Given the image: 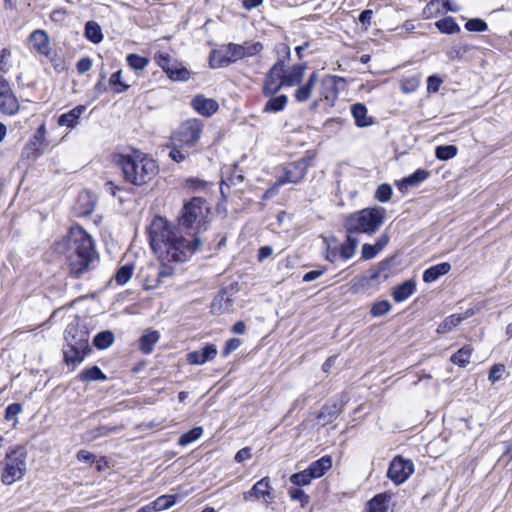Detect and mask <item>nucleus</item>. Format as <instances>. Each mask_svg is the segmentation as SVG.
Segmentation results:
<instances>
[{"label":"nucleus","instance_id":"f257e3e1","mask_svg":"<svg viewBox=\"0 0 512 512\" xmlns=\"http://www.w3.org/2000/svg\"><path fill=\"white\" fill-rule=\"evenodd\" d=\"M150 246L160 262L182 263L196 253L202 237H185L162 217H155L148 227Z\"/></svg>","mask_w":512,"mask_h":512},{"label":"nucleus","instance_id":"f03ea898","mask_svg":"<svg viewBox=\"0 0 512 512\" xmlns=\"http://www.w3.org/2000/svg\"><path fill=\"white\" fill-rule=\"evenodd\" d=\"M66 247V265L69 274L81 278L99 263V255L95 250L91 236L81 227L72 226L62 242L56 244V250L62 252Z\"/></svg>","mask_w":512,"mask_h":512},{"label":"nucleus","instance_id":"7ed1b4c3","mask_svg":"<svg viewBox=\"0 0 512 512\" xmlns=\"http://www.w3.org/2000/svg\"><path fill=\"white\" fill-rule=\"evenodd\" d=\"M118 165L125 181L135 186L148 183L158 173L156 161L141 153L120 155Z\"/></svg>","mask_w":512,"mask_h":512},{"label":"nucleus","instance_id":"20e7f679","mask_svg":"<svg viewBox=\"0 0 512 512\" xmlns=\"http://www.w3.org/2000/svg\"><path fill=\"white\" fill-rule=\"evenodd\" d=\"M209 207L201 197H194L186 202L178 217V230L185 232L188 237H201L207 229Z\"/></svg>","mask_w":512,"mask_h":512},{"label":"nucleus","instance_id":"39448f33","mask_svg":"<svg viewBox=\"0 0 512 512\" xmlns=\"http://www.w3.org/2000/svg\"><path fill=\"white\" fill-rule=\"evenodd\" d=\"M385 212V208L375 206L350 214L344 221L346 233L374 234L384 222Z\"/></svg>","mask_w":512,"mask_h":512},{"label":"nucleus","instance_id":"423d86ee","mask_svg":"<svg viewBox=\"0 0 512 512\" xmlns=\"http://www.w3.org/2000/svg\"><path fill=\"white\" fill-rule=\"evenodd\" d=\"M27 452L24 447L16 446L10 448L4 460L0 463L1 481L4 485H12L21 480L27 470Z\"/></svg>","mask_w":512,"mask_h":512},{"label":"nucleus","instance_id":"0eeeda50","mask_svg":"<svg viewBox=\"0 0 512 512\" xmlns=\"http://www.w3.org/2000/svg\"><path fill=\"white\" fill-rule=\"evenodd\" d=\"M278 52L282 53L283 57L279 58L266 73L261 89L263 96H274L282 88L286 87L283 72L286 60L290 58V48L285 44H281L278 47Z\"/></svg>","mask_w":512,"mask_h":512},{"label":"nucleus","instance_id":"6e6552de","mask_svg":"<svg viewBox=\"0 0 512 512\" xmlns=\"http://www.w3.org/2000/svg\"><path fill=\"white\" fill-rule=\"evenodd\" d=\"M203 131V124L198 119H189L183 122L171 136L172 145L189 148L197 152V143Z\"/></svg>","mask_w":512,"mask_h":512},{"label":"nucleus","instance_id":"1a4fd4ad","mask_svg":"<svg viewBox=\"0 0 512 512\" xmlns=\"http://www.w3.org/2000/svg\"><path fill=\"white\" fill-rule=\"evenodd\" d=\"M414 472V463L402 456H395L390 462L387 477L395 484H403Z\"/></svg>","mask_w":512,"mask_h":512},{"label":"nucleus","instance_id":"9d476101","mask_svg":"<svg viewBox=\"0 0 512 512\" xmlns=\"http://www.w3.org/2000/svg\"><path fill=\"white\" fill-rule=\"evenodd\" d=\"M307 169L308 163L304 159L288 164L283 168V175L277 179L278 185L300 183L305 178Z\"/></svg>","mask_w":512,"mask_h":512},{"label":"nucleus","instance_id":"9b49d317","mask_svg":"<svg viewBox=\"0 0 512 512\" xmlns=\"http://www.w3.org/2000/svg\"><path fill=\"white\" fill-rule=\"evenodd\" d=\"M20 105L14 95L9 82L0 76V112L7 115H14L19 111Z\"/></svg>","mask_w":512,"mask_h":512},{"label":"nucleus","instance_id":"f8f14e48","mask_svg":"<svg viewBox=\"0 0 512 512\" xmlns=\"http://www.w3.org/2000/svg\"><path fill=\"white\" fill-rule=\"evenodd\" d=\"M64 338L65 343L84 345V347L89 344V332L77 319L67 325Z\"/></svg>","mask_w":512,"mask_h":512},{"label":"nucleus","instance_id":"ddd939ff","mask_svg":"<svg viewBox=\"0 0 512 512\" xmlns=\"http://www.w3.org/2000/svg\"><path fill=\"white\" fill-rule=\"evenodd\" d=\"M90 352L89 344H87V347L73 343H65L63 346L64 361L68 366L72 365L73 368L82 363Z\"/></svg>","mask_w":512,"mask_h":512},{"label":"nucleus","instance_id":"4468645a","mask_svg":"<svg viewBox=\"0 0 512 512\" xmlns=\"http://www.w3.org/2000/svg\"><path fill=\"white\" fill-rule=\"evenodd\" d=\"M270 479L269 477H263L258 482H256L253 487L243 493L244 501H249L251 499H260L263 498L264 501L268 504L271 503L273 497L271 493Z\"/></svg>","mask_w":512,"mask_h":512},{"label":"nucleus","instance_id":"2eb2a0df","mask_svg":"<svg viewBox=\"0 0 512 512\" xmlns=\"http://www.w3.org/2000/svg\"><path fill=\"white\" fill-rule=\"evenodd\" d=\"M217 355V347L214 344H206L201 350L189 352L187 361L192 365H203L213 360Z\"/></svg>","mask_w":512,"mask_h":512},{"label":"nucleus","instance_id":"dca6fc26","mask_svg":"<svg viewBox=\"0 0 512 512\" xmlns=\"http://www.w3.org/2000/svg\"><path fill=\"white\" fill-rule=\"evenodd\" d=\"M394 262V256L382 260L377 267L371 269L369 280L378 283L386 281L393 274Z\"/></svg>","mask_w":512,"mask_h":512},{"label":"nucleus","instance_id":"f3484780","mask_svg":"<svg viewBox=\"0 0 512 512\" xmlns=\"http://www.w3.org/2000/svg\"><path fill=\"white\" fill-rule=\"evenodd\" d=\"M191 106L202 116L209 117L214 114L219 105L216 100L212 98H206L203 95H196L192 101Z\"/></svg>","mask_w":512,"mask_h":512},{"label":"nucleus","instance_id":"a211bd4d","mask_svg":"<svg viewBox=\"0 0 512 512\" xmlns=\"http://www.w3.org/2000/svg\"><path fill=\"white\" fill-rule=\"evenodd\" d=\"M342 402H334L332 404L324 405L317 415V423L321 426H326L332 423L342 412Z\"/></svg>","mask_w":512,"mask_h":512},{"label":"nucleus","instance_id":"6ab92c4d","mask_svg":"<svg viewBox=\"0 0 512 512\" xmlns=\"http://www.w3.org/2000/svg\"><path fill=\"white\" fill-rule=\"evenodd\" d=\"M33 48L43 56L51 54V46L48 34L44 30H35L30 35Z\"/></svg>","mask_w":512,"mask_h":512},{"label":"nucleus","instance_id":"aec40b11","mask_svg":"<svg viewBox=\"0 0 512 512\" xmlns=\"http://www.w3.org/2000/svg\"><path fill=\"white\" fill-rule=\"evenodd\" d=\"M318 80V72L314 71L310 74L307 81L303 84H298L297 89L294 92V98L299 103L308 101L312 95V91Z\"/></svg>","mask_w":512,"mask_h":512},{"label":"nucleus","instance_id":"412c9836","mask_svg":"<svg viewBox=\"0 0 512 512\" xmlns=\"http://www.w3.org/2000/svg\"><path fill=\"white\" fill-rule=\"evenodd\" d=\"M306 64L299 63L291 66L289 70L283 72V79L286 87H293L302 82L305 71Z\"/></svg>","mask_w":512,"mask_h":512},{"label":"nucleus","instance_id":"4be33fe9","mask_svg":"<svg viewBox=\"0 0 512 512\" xmlns=\"http://www.w3.org/2000/svg\"><path fill=\"white\" fill-rule=\"evenodd\" d=\"M84 105H78L70 111L63 113L58 118V125L73 129L78 125L80 116L85 112Z\"/></svg>","mask_w":512,"mask_h":512},{"label":"nucleus","instance_id":"5701e85b","mask_svg":"<svg viewBox=\"0 0 512 512\" xmlns=\"http://www.w3.org/2000/svg\"><path fill=\"white\" fill-rule=\"evenodd\" d=\"M430 175V172L425 169H417L408 177L403 178L397 182L396 185L401 192H405L409 187L416 186L417 184L425 181Z\"/></svg>","mask_w":512,"mask_h":512},{"label":"nucleus","instance_id":"b1692460","mask_svg":"<svg viewBox=\"0 0 512 512\" xmlns=\"http://www.w3.org/2000/svg\"><path fill=\"white\" fill-rule=\"evenodd\" d=\"M416 290V282L412 279H408L397 285L392 290V297L395 302H403L407 300Z\"/></svg>","mask_w":512,"mask_h":512},{"label":"nucleus","instance_id":"393cba45","mask_svg":"<svg viewBox=\"0 0 512 512\" xmlns=\"http://www.w3.org/2000/svg\"><path fill=\"white\" fill-rule=\"evenodd\" d=\"M267 102L263 106L264 113H278L283 111L288 104V96L285 94H275L274 96H266Z\"/></svg>","mask_w":512,"mask_h":512},{"label":"nucleus","instance_id":"a878e982","mask_svg":"<svg viewBox=\"0 0 512 512\" xmlns=\"http://www.w3.org/2000/svg\"><path fill=\"white\" fill-rule=\"evenodd\" d=\"M332 467V458L329 455H324L320 459L312 462L308 466V471L312 477L320 478L322 477L330 468Z\"/></svg>","mask_w":512,"mask_h":512},{"label":"nucleus","instance_id":"bb28decb","mask_svg":"<svg viewBox=\"0 0 512 512\" xmlns=\"http://www.w3.org/2000/svg\"><path fill=\"white\" fill-rule=\"evenodd\" d=\"M391 499V495L388 493H380L375 495L371 500L368 501L366 512H388V504Z\"/></svg>","mask_w":512,"mask_h":512},{"label":"nucleus","instance_id":"cd10ccee","mask_svg":"<svg viewBox=\"0 0 512 512\" xmlns=\"http://www.w3.org/2000/svg\"><path fill=\"white\" fill-rule=\"evenodd\" d=\"M244 181V176L241 172L237 170L235 166L232 172L226 176L225 179H222L220 183V192L223 197H227L230 192V188L232 186H237Z\"/></svg>","mask_w":512,"mask_h":512},{"label":"nucleus","instance_id":"c85d7f7f","mask_svg":"<svg viewBox=\"0 0 512 512\" xmlns=\"http://www.w3.org/2000/svg\"><path fill=\"white\" fill-rule=\"evenodd\" d=\"M451 269V265L448 262L439 263L426 269L423 273V281L426 283H432L436 281L440 276L447 274Z\"/></svg>","mask_w":512,"mask_h":512},{"label":"nucleus","instance_id":"c756f323","mask_svg":"<svg viewBox=\"0 0 512 512\" xmlns=\"http://www.w3.org/2000/svg\"><path fill=\"white\" fill-rule=\"evenodd\" d=\"M351 113L358 127H367L373 124L372 117L367 116V108L361 103H356L351 107Z\"/></svg>","mask_w":512,"mask_h":512},{"label":"nucleus","instance_id":"7c9ffc66","mask_svg":"<svg viewBox=\"0 0 512 512\" xmlns=\"http://www.w3.org/2000/svg\"><path fill=\"white\" fill-rule=\"evenodd\" d=\"M159 333L155 330H146L139 339V349L144 354H150L153 351L154 345L159 340Z\"/></svg>","mask_w":512,"mask_h":512},{"label":"nucleus","instance_id":"2f4dec72","mask_svg":"<svg viewBox=\"0 0 512 512\" xmlns=\"http://www.w3.org/2000/svg\"><path fill=\"white\" fill-rule=\"evenodd\" d=\"M78 379L82 382H92L105 381L107 377L98 366L94 365L83 369L78 375Z\"/></svg>","mask_w":512,"mask_h":512},{"label":"nucleus","instance_id":"473e14b6","mask_svg":"<svg viewBox=\"0 0 512 512\" xmlns=\"http://www.w3.org/2000/svg\"><path fill=\"white\" fill-rule=\"evenodd\" d=\"M357 244V238H355L352 233H347L346 241L339 246V254L341 259H350L355 253Z\"/></svg>","mask_w":512,"mask_h":512},{"label":"nucleus","instance_id":"72a5a7b5","mask_svg":"<svg viewBox=\"0 0 512 512\" xmlns=\"http://www.w3.org/2000/svg\"><path fill=\"white\" fill-rule=\"evenodd\" d=\"M85 37L94 44L100 43L103 39L100 25L95 21H88L85 24Z\"/></svg>","mask_w":512,"mask_h":512},{"label":"nucleus","instance_id":"f704fd0d","mask_svg":"<svg viewBox=\"0 0 512 512\" xmlns=\"http://www.w3.org/2000/svg\"><path fill=\"white\" fill-rule=\"evenodd\" d=\"M436 28L443 34H455L460 31L459 25L451 16H447L435 22Z\"/></svg>","mask_w":512,"mask_h":512},{"label":"nucleus","instance_id":"c9c22d12","mask_svg":"<svg viewBox=\"0 0 512 512\" xmlns=\"http://www.w3.org/2000/svg\"><path fill=\"white\" fill-rule=\"evenodd\" d=\"M471 353L472 348L470 346H464L452 354L450 360L455 365L466 367L470 362Z\"/></svg>","mask_w":512,"mask_h":512},{"label":"nucleus","instance_id":"e433bc0d","mask_svg":"<svg viewBox=\"0 0 512 512\" xmlns=\"http://www.w3.org/2000/svg\"><path fill=\"white\" fill-rule=\"evenodd\" d=\"M114 342V334L112 331L105 330L95 335L93 344L97 349L103 350L110 347Z\"/></svg>","mask_w":512,"mask_h":512},{"label":"nucleus","instance_id":"4c0bfd02","mask_svg":"<svg viewBox=\"0 0 512 512\" xmlns=\"http://www.w3.org/2000/svg\"><path fill=\"white\" fill-rule=\"evenodd\" d=\"M176 498V495H161L152 501V504L156 512L164 511L176 504Z\"/></svg>","mask_w":512,"mask_h":512},{"label":"nucleus","instance_id":"58836bf2","mask_svg":"<svg viewBox=\"0 0 512 512\" xmlns=\"http://www.w3.org/2000/svg\"><path fill=\"white\" fill-rule=\"evenodd\" d=\"M464 318L460 315H450L449 317L445 318L438 326L437 332L439 334H444L449 331H451L453 328L458 326Z\"/></svg>","mask_w":512,"mask_h":512},{"label":"nucleus","instance_id":"ea45409f","mask_svg":"<svg viewBox=\"0 0 512 512\" xmlns=\"http://www.w3.org/2000/svg\"><path fill=\"white\" fill-rule=\"evenodd\" d=\"M169 147H170L169 157L177 163L183 162L191 154L195 153L193 150H191L189 148L178 147L177 145H172V143L170 144Z\"/></svg>","mask_w":512,"mask_h":512},{"label":"nucleus","instance_id":"a19ab883","mask_svg":"<svg viewBox=\"0 0 512 512\" xmlns=\"http://www.w3.org/2000/svg\"><path fill=\"white\" fill-rule=\"evenodd\" d=\"M457 153L458 148L455 145H440L435 149L436 158L442 161L454 158Z\"/></svg>","mask_w":512,"mask_h":512},{"label":"nucleus","instance_id":"79ce46f5","mask_svg":"<svg viewBox=\"0 0 512 512\" xmlns=\"http://www.w3.org/2000/svg\"><path fill=\"white\" fill-rule=\"evenodd\" d=\"M44 133H45V127H44V125H41L38 128L37 133L34 136V141L29 142L25 146L23 155H25L27 158H29L31 155H33L34 157H37V155H35V152L38 150V141L42 140Z\"/></svg>","mask_w":512,"mask_h":512},{"label":"nucleus","instance_id":"37998d69","mask_svg":"<svg viewBox=\"0 0 512 512\" xmlns=\"http://www.w3.org/2000/svg\"><path fill=\"white\" fill-rule=\"evenodd\" d=\"M133 272H134V264L127 263V264L121 266L117 270V272L115 274V281L119 285H124L131 279Z\"/></svg>","mask_w":512,"mask_h":512},{"label":"nucleus","instance_id":"c03bdc74","mask_svg":"<svg viewBox=\"0 0 512 512\" xmlns=\"http://www.w3.org/2000/svg\"><path fill=\"white\" fill-rule=\"evenodd\" d=\"M230 63L232 62L226 52L222 54L221 52L214 50L210 55L209 64L212 68L226 67Z\"/></svg>","mask_w":512,"mask_h":512},{"label":"nucleus","instance_id":"a18cd8bd","mask_svg":"<svg viewBox=\"0 0 512 512\" xmlns=\"http://www.w3.org/2000/svg\"><path fill=\"white\" fill-rule=\"evenodd\" d=\"M203 434L202 427H194L190 429L188 432L182 434L178 440V444L181 446H186L196 440H198Z\"/></svg>","mask_w":512,"mask_h":512},{"label":"nucleus","instance_id":"49530a36","mask_svg":"<svg viewBox=\"0 0 512 512\" xmlns=\"http://www.w3.org/2000/svg\"><path fill=\"white\" fill-rule=\"evenodd\" d=\"M313 479L315 478L310 475L308 469L294 473L289 478L292 484L299 487L309 485Z\"/></svg>","mask_w":512,"mask_h":512},{"label":"nucleus","instance_id":"de8ad7c7","mask_svg":"<svg viewBox=\"0 0 512 512\" xmlns=\"http://www.w3.org/2000/svg\"><path fill=\"white\" fill-rule=\"evenodd\" d=\"M128 65L135 71L143 70L149 64V59L138 54H129L126 57Z\"/></svg>","mask_w":512,"mask_h":512},{"label":"nucleus","instance_id":"09e8293b","mask_svg":"<svg viewBox=\"0 0 512 512\" xmlns=\"http://www.w3.org/2000/svg\"><path fill=\"white\" fill-rule=\"evenodd\" d=\"M226 53L232 63L236 62L237 60L245 58L243 45L230 43L227 46Z\"/></svg>","mask_w":512,"mask_h":512},{"label":"nucleus","instance_id":"8fccbe9b","mask_svg":"<svg viewBox=\"0 0 512 512\" xmlns=\"http://www.w3.org/2000/svg\"><path fill=\"white\" fill-rule=\"evenodd\" d=\"M167 76L173 81H186L190 78V72L182 65L175 67V70H169Z\"/></svg>","mask_w":512,"mask_h":512},{"label":"nucleus","instance_id":"3c124183","mask_svg":"<svg viewBox=\"0 0 512 512\" xmlns=\"http://www.w3.org/2000/svg\"><path fill=\"white\" fill-rule=\"evenodd\" d=\"M109 84L114 86V91L116 93H123L126 90H128L129 85L124 84L122 82V71L118 70L115 73H113L109 79Z\"/></svg>","mask_w":512,"mask_h":512},{"label":"nucleus","instance_id":"603ef678","mask_svg":"<svg viewBox=\"0 0 512 512\" xmlns=\"http://www.w3.org/2000/svg\"><path fill=\"white\" fill-rule=\"evenodd\" d=\"M119 430L117 426L101 425L89 432L91 439H97L100 437L108 436L112 433H116Z\"/></svg>","mask_w":512,"mask_h":512},{"label":"nucleus","instance_id":"864d4df0","mask_svg":"<svg viewBox=\"0 0 512 512\" xmlns=\"http://www.w3.org/2000/svg\"><path fill=\"white\" fill-rule=\"evenodd\" d=\"M391 304L387 300H382L374 303L371 307L370 313L374 317H381L391 310Z\"/></svg>","mask_w":512,"mask_h":512},{"label":"nucleus","instance_id":"5fc2aeb1","mask_svg":"<svg viewBox=\"0 0 512 512\" xmlns=\"http://www.w3.org/2000/svg\"><path fill=\"white\" fill-rule=\"evenodd\" d=\"M465 28L470 32H485L488 30V25L480 18H472L465 23Z\"/></svg>","mask_w":512,"mask_h":512},{"label":"nucleus","instance_id":"6e6d98bb","mask_svg":"<svg viewBox=\"0 0 512 512\" xmlns=\"http://www.w3.org/2000/svg\"><path fill=\"white\" fill-rule=\"evenodd\" d=\"M392 196V188L389 184H381L378 186L375 198L382 203L388 202Z\"/></svg>","mask_w":512,"mask_h":512},{"label":"nucleus","instance_id":"4d7b16f0","mask_svg":"<svg viewBox=\"0 0 512 512\" xmlns=\"http://www.w3.org/2000/svg\"><path fill=\"white\" fill-rule=\"evenodd\" d=\"M168 262H161L157 271V282L163 283L166 278H170L174 274V268L167 265Z\"/></svg>","mask_w":512,"mask_h":512},{"label":"nucleus","instance_id":"13d9d810","mask_svg":"<svg viewBox=\"0 0 512 512\" xmlns=\"http://www.w3.org/2000/svg\"><path fill=\"white\" fill-rule=\"evenodd\" d=\"M45 57L50 61V63L52 64L53 68L57 73H61L65 70V61L63 57L59 54L51 50V54Z\"/></svg>","mask_w":512,"mask_h":512},{"label":"nucleus","instance_id":"bf43d9fd","mask_svg":"<svg viewBox=\"0 0 512 512\" xmlns=\"http://www.w3.org/2000/svg\"><path fill=\"white\" fill-rule=\"evenodd\" d=\"M11 57V51L8 48H3L0 51V71L2 73H8L12 67L9 59Z\"/></svg>","mask_w":512,"mask_h":512},{"label":"nucleus","instance_id":"052dcab7","mask_svg":"<svg viewBox=\"0 0 512 512\" xmlns=\"http://www.w3.org/2000/svg\"><path fill=\"white\" fill-rule=\"evenodd\" d=\"M289 496L294 501H300L302 506L309 503V496L300 488H290Z\"/></svg>","mask_w":512,"mask_h":512},{"label":"nucleus","instance_id":"680f3d73","mask_svg":"<svg viewBox=\"0 0 512 512\" xmlns=\"http://www.w3.org/2000/svg\"><path fill=\"white\" fill-rule=\"evenodd\" d=\"M505 371V366L503 364H495L492 366L489 372L488 379L492 383L501 379L503 373Z\"/></svg>","mask_w":512,"mask_h":512},{"label":"nucleus","instance_id":"e2e57ef3","mask_svg":"<svg viewBox=\"0 0 512 512\" xmlns=\"http://www.w3.org/2000/svg\"><path fill=\"white\" fill-rule=\"evenodd\" d=\"M378 253L379 250L375 245L364 244L361 250V258L364 260H370L373 259Z\"/></svg>","mask_w":512,"mask_h":512},{"label":"nucleus","instance_id":"0e129e2a","mask_svg":"<svg viewBox=\"0 0 512 512\" xmlns=\"http://www.w3.org/2000/svg\"><path fill=\"white\" fill-rule=\"evenodd\" d=\"M22 412V406L19 403H12L6 407L5 419L7 421L14 419L18 414Z\"/></svg>","mask_w":512,"mask_h":512},{"label":"nucleus","instance_id":"69168bd1","mask_svg":"<svg viewBox=\"0 0 512 512\" xmlns=\"http://www.w3.org/2000/svg\"><path fill=\"white\" fill-rule=\"evenodd\" d=\"M171 59L172 58L167 53H161L155 56L157 64L164 70L165 73L170 70L169 65L171 64Z\"/></svg>","mask_w":512,"mask_h":512},{"label":"nucleus","instance_id":"338daca9","mask_svg":"<svg viewBox=\"0 0 512 512\" xmlns=\"http://www.w3.org/2000/svg\"><path fill=\"white\" fill-rule=\"evenodd\" d=\"M442 83V79L437 75H431L427 79V90L429 92H437Z\"/></svg>","mask_w":512,"mask_h":512},{"label":"nucleus","instance_id":"774afa93","mask_svg":"<svg viewBox=\"0 0 512 512\" xmlns=\"http://www.w3.org/2000/svg\"><path fill=\"white\" fill-rule=\"evenodd\" d=\"M240 345H241V341L239 339H237V338L229 339L226 342L225 347L223 349V352H222L223 355L228 356L230 353H232L233 351L238 349Z\"/></svg>","mask_w":512,"mask_h":512}]
</instances>
